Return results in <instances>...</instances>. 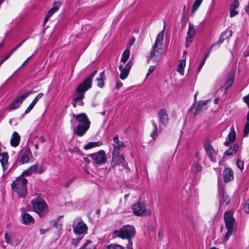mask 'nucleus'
Returning a JSON list of instances; mask_svg holds the SVG:
<instances>
[{"instance_id":"f257e3e1","label":"nucleus","mask_w":249,"mask_h":249,"mask_svg":"<svg viewBox=\"0 0 249 249\" xmlns=\"http://www.w3.org/2000/svg\"><path fill=\"white\" fill-rule=\"evenodd\" d=\"M97 71L95 70L84 81L79 84L72 99L71 104L73 107L83 106L84 104L83 99L85 97V92L91 87L92 79L97 73Z\"/></svg>"},{"instance_id":"f03ea898","label":"nucleus","mask_w":249,"mask_h":249,"mask_svg":"<svg viewBox=\"0 0 249 249\" xmlns=\"http://www.w3.org/2000/svg\"><path fill=\"white\" fill-rule=\"evenodd\" d=\"M163 37L164 33L161 31L157 36L156 41L152 48L147 59L148 62L151 61L157 63L160 61L163 53L162 46Z\"/></svg>"},{"instance_id":"7ed1b4c3","label":"nucleus","mask_w":249,"mask_h":249,"mask_svg":"<svg viewBox=\"0 0 249 249\" xmlns=\"http://www.w3.org/2000/svg\"><path fill=\"white\" fill-rule=\"evenodd\" d=\"M27 179L23 176H20L13 182L12 187L13 190L18 194L19 197H24L27 195Z\"/></svg>"},{"instance_id":"20e7f679","label":"nucleus","mask_w":249,"mask_h":249,"mask_svg":"<svg viewBox=\"0 0 249 249\" xmlns=\"http://www.w3.org/2000/svg\"><path fill=\"white\" fill-rule=\"evenodd\" d=\"M224 222L225 223L226 228L227 230L224 240L227 242L230 236L235 231L236 221L235 218L233 217V213L231 212H227L224 215Z\"/></svg>"},{"instance_id":"39448f33","label":"nucleus","mask_w":249,"mask_h":249,"mask_svg":"<svg viewBox=\"0 0 249 249\" xmlns=\"http://www.w3.org/2000/svg\"><path fill=\"white\" fill-rule=\"evenodd\" d=\"M113 233L118 237L122 239H131L135 235L134 227L131 225H124L122 228L115 230Z\"/></svg>"},{"instance_id":"423d86ee","label":"nucleus","mask_w":249,"mask_h":249,"mask_svg":"<svg viewBox=\"0 0 249 249\" xmlns=\"http://www.w3.org/2000/svg\"><path fill=\"white\" fill-rule=\"evenodd\" d=\"M134 214L137 216H146L151 214L152 212L144 202H138L132 206Z\"/></svg>"},{"instance_id":"0eeeda50","label":"nucleus","mask_w":249,"mask_h":249,"mask_svg":"<svg viewBox=\"0 0 249 249\" xmlns=\"http://www.w3.org/2000/svg\"><path fill=\"white\" fill-rule=\"evenodd\" d=\"M32 204L34 212L40 217L44 216L48 212V206L44 201L33 200Z\"/></svg>"},{"instance_id":"6e6552de","label":"nucleus","mask_w":249,"mask_h":249,"mask_svg":"<svg viewBox=\"0 0 249 249\" xmlns=\"http://www.w3.org/2000/svg\"><path fill=\"white\" fill-rule=\"evenodd\" d=\"M89 157L98 164L105 163L107 161L105 152L102 150H100L98 152L90 154Z\"/></svg>"},{"instance_id":"1a4fd4ad","label":"nucleus","mask_w":249,"mask_h":249,"mask_svg":"<svg viewBox=\"0 0 249 249\" xmlns=\"http://www.w3.org/2000/svg\"><path fill=\"white\" fill-rule=\"evenodd\" d=\"M204 149L210 160L213 162H216L217 150H215L209 142L205 143Z\"/></svg>"},{"instance_id":"9d476101","label":"nucleus","mask_w":249,"mask_h":249,"mask_svg":"<svg viewBox=\"0 0 249 249\" xmlns=\"http://www.w3.org/2000/svg\"><path fill=\"white\" fill-rule=\"evenodd\" d=\"M112 146L113 147L112 153L116 154H119L121 150L125 146L124 143L120 141L117 135H115L113 138Z\"/></svg>"},{"instance_id":"9b49d317","label":"nucleus","mask_w":249,"mask_h":249,"mask_svg":"<svg viewBox=\"0 0 249 249\" xmlns=\"http://www.w3.org/2000/svg\"><path fill=\"white\" fill-rule=\"evenodd\" d=\"M133 63L129 61L124 67L123 64H120L119 66V69L121 72L120 77L121 79H125L128 75L129 71L132 66Z\"/></svg>"},{"instance_id":"f8f14e48","label":"nucleus","mask_w":249,"mask_h":249,"mask_svg":"<svg viewBox=\"0 0 249 249\" xmlns=\"http://www.w3.org/2000/svg\"><path fill=\"white\" fill-rule=\"evenodd\" d=\"M1 164L2 166V169L3 171V177L4 176L7 175L10 170L8 162L9 156L7 153L4 152L1 154Z\"/></svg>"},{"instance_id":"ddd939ff","label":"nucleus","mask_w":249,"mask_h":249,"mask_svg":"<svg viewBox=\"0 0 249 249\" xmlns=\"http://www.w3.org/2000/svg\"><path fill=\"white\" fill-rule=\"evenodd\" d=\"M158 117L160 123L163 125H166L169 121V116L165 108H160L158 113Z\"/></svg>"},{"instance_id":"4468645a","label":"nucleus","mask_w":249,"mask_h":249,"mask_svg":"<svg viewBox=\"0 0 249 249\" xmlns=\"http://www.w3.org/2000/svg\"><path fill=\"white\" fill-rule=\"evenodd\" d=\"M22 223L24 224H30L35 222V219L33 216L25 211L24 208L21 209Z\"/></svg>"},{"instance_id":"2eb2a0df","label":"nucleus","mask_w":249,"mask_h":249,"mask_svg":"<svg viewBox=\"0 0 249 249\" xmlns=\"http://www.w3.org/2000/svg\"><path fill=\"white\" fill-rule=\"evenodd\" d=\"M90 124H78L74 130V133L78 136L84 135L89 128Z\"/></svg>"},{"instance_id":"dca6fc26","label":"nucleus","mask_w":249,"mask_h":249,"mask_svg":"<svg viewBox=\"0 0 249 249\" xmlns=\"http://www.w3.org/2000/svg\"><path fill=\"white\" fill-rule=\"evenodd\" d=\"M87 229V225L84 223L80 222L77 223L75 228H73V231L76 234H81L84 233Z\"/></svg>"},{"instance_id":"f3484780","label":"nucleus","mask_w":249,"mask_h":249,"mask_svg":"<svg viewBox=\"0 0 249 249\" xmlns=\"http://www.w3.org/2000/svg\"><path fill=\"white\" fill-rule=\"evenodd\" d=\"M223 178L226 182L231 181L234 178L233 172L230 168H226L223 173Z\"/></svg>"},{"instance_id":"a211bd4d","label":"nucleus","mask_w":249,"mask_h":249,"mask_svg":"<svg viewBox=\"0 0 249 249\" xmlns=\"http://www.w3.org/2000/svg\"><path fill=\"white\" fill-rule=\"evenodd\" d=\"M72 116L75 118L76 120L81 124H90V122L87 116L84 113H81L77 115L73 114Z\"/></svg>"},{"instance_id":"6ab92c4d","label":"nucleus","mask_w":249,"mask_h":249,"mask_svg":"<svg viewBox=\"0 0 249 249\" xmlns=\"http://www.w3.org/2000/svg\"><path fill=\"white\" fill-rule=\"evenodd\" d=\"M196 34V30L194 25L190 23L186 38V42H191L193 40V36Z\"/></svg>"},{"instance_id":"aec40b11","label":"nucleus","mask_w":249,"mask_h":249,"mask_svg":"<svg viewBox=\"0 0 249 249\" xmlns=\"http://www.w3.org/2000/svg\"><path fill=\"white\" fill-rule=\"evenodd\" d=\"M32 156L31 150L29 148H27L20 159V162L22 164L27 163Z\"/></svg>"},{"instance_id":"412c9836","label":"nucleus","mask_w":249,"mask_h":249,"mask_svg":"<svg viewBox=\"0 0 249 249\" xmlns=\"http://www.w3.org/2000/svg\"><path fill=\"white\" fill-rule=\"evenodd\" d=\"M20 140L19 135L17 132H14L10 140L11 145L13 147L18 146L20 142Z\"/></svg>"},{"instance_id":"4be33fe9","label":"nucleus","mask_w":249,"mask_h":249,"mask_svg":"<svg viewBox=\"0 0 249 249\" xmlns=\"http://www.w3.org/2000/svg\"><path fill=\"white\" fill-rule=\"evenodd\" d=\"M24 99L22 95L18 96L10 105L11 109H15L18 108Z\"/></svg>"},{"instance_id":"5701e85b","label":"nucleus","mask_w":249,"mask_h":249,"mask_svg":"<svg viewBox=\"0 0 249 249\" xmlns=\"http://www.w3.org/2000/svg\"><path fill=\"white\" fill-rule=\"evenodd\" d=\"M234 79V73L233 72H230L225 83L226 90H228L233 84Z\"/></svg>"},{"instance_id":"b1692460","label":"nucleus","mask_w":249,"mask_h":249,"mask_svg":"<svg viewBox=\"0 0 249 249\" xmlns=\"http://www.w3.org/2000/svg\"><path fill=\"white\" fill-rule=\"evenodd\" d=\"M232 34V32L231 30L227 29L223 32L220 36L218 42L222 43L226 39L230 38Z\"/></svg>"},{"instance_id":"393cba45","label":"nucleus","mask_w":249,"mask_h":249,"mask_svg":"<svg viewBox=\"0 0 249 249\" xmlns=\"http://www.w3.org/2000/svg\"><path fill=\"white\" fill-rule=\"evenodd\" d=\"M61 6V3L58 1H54L53 3L52 8L48 11V15L49 16H52L55 13Z\"/></svg>"},{"instance_id":"a878e982","label":"nucleus","mask_w":249,"mask_h":249,"mask_svg":"<svg viewBox=\"0 0 249 249\" xmlns=\"http://www.w3.org/2000/svg\"><path fill=\"white\" fill-rule=\"evenodd\" d=\"M102 145V142L101 141L98 142H91L86 144L84 146V148L85 150H88L90 148L100 146Z\"/></svg>"},{"instance_id":"bb28decb","label":"nucleus","mask_w":249,"mask_h":249,"mask_svg":"<svg viewBox=\"0 0 249 249\" xmlns=\"http://www.w3.org/2000/svg\"><path fill=\"white\" fill-rule=\"evenodd\" d=\"M38 163L31 166L27 170L23 172L22 175H30L31 174L36 173L37 171Z\"/></svg>"},{"instance_id":"cd10ccee","label":"nucleus","mask_w":249,"mask_h":249,"mask_svg":"<svg viewBox=\"0 0 249 249\" xmlns=\"http://www.w3.org/2000/svg\"><path fill=\"white\" fill-rule=\"evenodd\" d=\"M185 66L186 61L184 59H182L179 61L177 71L182 75L184 74V68Z\"/></svg>"},{"instance_id":"c85d7f7f","label":"nucleus","mask_w":249,"mask_h":249,"mask_svg":"<svg viewBox=\"0 0 249 249\" xmlns=\"http://www.w3.org/2000/svg\"><path fill=\"white\" fill-rule=\"evenodd\" d=\"M105 79V75L104 71H102L100 73L99 77L96 79L97 86L99 88H103L104 84V80Z\"/></svg>"},{"instance_id":"c756f323","label":"nucleus","mask_w":249,"mask_h":249,"mask_svg":"<svg viewBox=\"0 0 249 249\" xmlns=\"http://www.w3.org/2000/svg\"><path fill=\"white\" fill-rule=\"evenodd\" d=\"M238 149V146L234 144L232 147L228 149L225 152V154L227 156H231L236 152Z\"/></svg>"},{"instance_id":"7c9ffc66","label":"nucleus","mask_w":249,"mask_h":249,"mask_svg":"<svg viewBox=\"0 0 249 249\" xmlns=\"http://www.w3.org/2000/svg\"><path fill=\"white\" fill-rule=\"evenodd\" d=\"M130 55V51L127 49L123 53L121 59V63L124 64L127 61Z\"/></svg>"},{"instance_id":"2f4dec72","label":"nucleus","mask_w":249,"mask_h":249,"mask_svg":"<svg viewBox=\"0 0 249 249\" xmlns=\"http://www.w3.org/2000/svg\"><path fill=\"white\" fill-rule=\"evenodd\" d=\"M236 138V133L234 130V127L232 126L230 129V132L228 135L229 141L230 142H233Z\"/></svg>"},{"instance_id":"473e14b6","label":"nucleus","mask_w":249,"mask_h":249,"mask_svg":"<svg viewBox=\"0 0 249 249\" xmlns=\"http://www.w3.org/2000/svg\"><path fill=\"white\" fill-rule=\"evenodd\" d=\"M118 159H119V154L112 153V159L111 162V166L112 168L119 164Z\"/></svg>"},{"instance_id":"72a5a7b5","label":"nucleus","mask_w":249,"mask_h":249,"mask_svg":"<svg viewBox=\"0 0 249 249\" xmlns=\"http://www.w3.org/2000/svg\"><path fill=\"white\" fill-rule=\"evenodd\" d=\"M81 249H96L94 245L92 244L91 241L87 240L81 247Z\"/></svg>"},{"instance_id":"f704fd0d","label":"nucleus","mask_w":249,"mask_h":249,"mask_svg":"<svg viewBox=\"0 0 249 249\" xmlns=\"http://www.w3.org/2000/svg\"><path fill=\"white\" fill-rule=\"evenodd\" d=\"M192 169L196 173L199 172L202 170V166L199 163L195 162L192 166Z\"/></svg>"},{"instance_id":"c9c22d12","label":"nucleus","mask_w":249,"mask_h":249,"mask_svg":"<svg viewBox=\"0 0 249 249\" xmlns=\"http://www.w3.org/2000/svg\"><path fill=\"white\" fill-rule=\"evenodd\" d=\"M207 103L208 101H203L199 102L196 108L197 110L201 111L203 109L206 108V106L207 104Z\"/></svg>"},{"instance_id":"e433bc0d","label":"nucleus","mask_w":249,"mask_h":249,"mask_svg":"<svg viewBox=\"0 0 249 249\" xmlns=\"http://www.w3.org/2000/svg\"><path fill=\"white\" fill-rule=\"evenodd\" d=\"M124 247L121 245L115 244H111L106 247V249H124Z\"/></svg>"},{"instance_id":"4c0bfd02","label":"nucleus","mask_w":249,"mask_h":249,"mask_svg":"<svg viewBox=\"0 0 249 249\" xmlns=\"http://www.w3.org/2000/svg\"><path fill=\"white\" fill-rule=\"evenodd\" d=\"M203 0H195L192 6V10L194 12L196 11L198 8Z\"/></svg>"},{"instance_id":"58836bf2","label":"nucleus","mask_w":249,"mask_h":249,"mask_svg":"<svg viewBox=\"0 0 249 249\" xmlns=\"http://www.w3.org/2000/svg\"><path fill=\"white\" fill-rule=\"evenodd\" d=\"M152 124L154 127V130H153V132L151 134V136L152 137L153 139H154L157 136L158 128H157V126L155 122L152 121Z\"/></svg>"},{"instance_id":"ea45409f","label":"nucleus","mask_w":249,"mask_h":249,"mask_svg":"<svg viewBox=\"0 0 249 249\" xmlns=\"http://www.w3.org/2000/svg\"><path fill=\"white\" fill-rule=\"evenodd\" d=\"M249 134V122H247L245 124V125L243 130V136L245 137H246L248 136Z\"/></svg>"},{"instance_id":"a19ab883","label":"nucleus","mask_w":249,"mask_h":249,"mask_svg":"<svg viewBox=\"0 0 249 249\" xmlns=\"http://www.w3.org/2000/svg\"><path fill=\"white\" fill-rule=\"evenodd\" d=\"M11 234L8 233V232H5L4 234V240L5 242L8 244H12V240H11Z\"/></svg>"},{"instance_id":"79ce46f5","label":"nucleus","mask_w":249,"mask_h":249,"mask_svg":"<svg viewBox=\"0 0 249 249\" xmlns=\"http://www.w3.org/2000/svg\"><path fill=\"white\" fill-rule=\"evenodd\" d=\"M243 209L246 213H249V198L245 201Z\"/></svg>"},{"instance_id":"37998d69","label":"nucleus","mask_w":249,"mask_h":249,"mask_svg":"<svg viewBox=\"0 0 249 249\" xmlns=\"http://www.w3.org/2000/svg\"><path fill=\"white\" fill-rule=\"evenodd\" d=\"M236 9L230 8V16L232 18L238 14V12L236 10Z\"/></svg>"},{"instance_id":"c03bdc74","label":"nucleus","mask_w":249,"mask_h":249,"mask_svg":"<svg viewBox=\"0 0 249 249\" xmlns=\"http://www.w3.org/2000/svg\"><path fill=\"white\" fill-rule=\"evenodd\" d=\"M239 6V2L238 0H233V2L231 4L230 8L237 9Z\"/></svg>"},{"instance_id":"a18cd8bd","label":"nucleus","mask_w":249,"mask_h":249,"mask_svg":"<svg viewBox=\"0 0 249 249\" xmlns=\"http://www.w3.org/2000/svg\"><path fill=\"white\" fill-rule=\"evenodd\" d=\"M236 165L238 168L242 170L244 169V164L243 161L238 160L236 162Z\"/></svg>"},{"instance_id":"49530a36","label":"nucleus","mask_w":249,"mask_h":249,"mask_svg":"<svg viewBox=\"0 0 249 249\" xmlns=\"http://www.w3.org/2000/svg\"><path fill=\"white\" fill-rule=\"evenodd\" d=\"M43 96V93H39L36 97L33 100V101H32V103L33 104H34L35 105L36 104V103L37 102V101H38L39 99H41L42 96Z\"/></svg>"},{"instance_id":"de8ad7c7","label":"nucleus","mask_w":249,"mask_h":249,"mask_svg":"<svg viewBox=\"0 0 249 249\" xmlns=\"http://www.w3.org/2000/svg\"><path fill=\"white\" fill-rule=\"evenodd\" d=\"M35 106L34 104H33L32 102L30 104L29 106L27 108V109L25 111V113L27 114Z\"/></svg>"},{"instance_id":"09e8293b","label":"nucleus","mask_w":249,"mask_h":249,"mask_svg":"<svg viewBox=\"0 0 249 249\" xmlns=\"http://www.w3.org/2000/svg\"><path fill=\"white\" fill-rule=\"evenodd\" d=\"M133 242L131 239L128 240V244L126 245V249H133Z\"/></svg>"},{"instance_id":"8fccbe9b","label":"nucleus","mask_w":249,"mask_h":249,"mask_svg":"<svg viewBox=\"0 0 249 249\" xmlns=\"http://www.w3.org/2000/svg\"><path fill=\"white\" fill-rule=\"evenodd\" d=\"M45 170H46V167L44 165L41 164L40 168L38 170V173L39 174H42V173H43L45 171Z\"/></svg>"},{"instance_id":"3c124183","label":"nucleus","mask_w":249,"mask_h":249,"mask_svg":"<svg viewBox=\"0 0 249 249\" xmlns=\"http://www.w3.org/2000/svg\"><path fill=\"white\" fill-rule=\"evenodd\" d=\"M154 69H155V66H151L149 67L148 72L146 74V76H149L151 73H152V72L154 71Z\"/></svg>"},{"instance_id":"603ef678","label":"nucleus","mask_w":249,"mask_h":249,"mask_svg":"<svg viewBox=\"0 0 249 249\" xmlns=\"http://www.w3.org/2000/svg\"><path fill=\"white\" fill-rule=\"evenodd\" d=\"M35 92V91H34L33 90H31L29 91L28 92H27L26 93L22 94L23 98L25 99L29 95L34 93Z\"/></svg>"},{"instance_id":"864d4df0","label":"nucleus","mask_w":249,"mask_h":249,"mask_svg":"<svg viewBox=\"0 0 249 249\" xmlns=\"http://www.w3.org/2000/svg\"><path fill=\"white\" fill-rule=\"evenodd\" d=\"M119 163H123L125 160L124 155H120L119 154V159H118Z\"/></svg>"},{"instance_id":"5fc2aeb1","label":"nucleus","mask_w":249,"mask_h":249,"mask_svg":"<svg viewBox=\"0 0 249 249\" xmlns=\"http://www.w3.org/2000/svg\"><path fill=\"white\" fill-rule=\"evenodd\" d=\"M243 100L249 107V94L243 98Z\"/></svg>"},{"instance_id":"6e6d98bb","label":"nucleus","mask_w":249,"mask_h":249,"mask_svg":"<svg viewBox=\"0 0 249 249\" xmlns=\"http://www.w3.org/2000/svg\"><path fill=\"white\" fill-rule=\"evenodd\" d=\"M123 86V83L121 82L117 81L116 85V89H119Z\"/></svg>"},{"instance_id":"4d7b16f0","label":"nucleus","mask_w":249,"mask_h":249,"mask_svg":"<svg viewBox=\"0 0 249 249\" xmlns=\"http://www.w3.org/2000/svg\"><path fill=\"white\" fill-rule=\"evenodd\" d=\"M34 55V54H33L31 56H29L28 58H27V59L24 61V62L22 63V65L21 66V67L24 66V65H25L26 63H27L28 62V61L31 58V57Z\"/></svg>"},{"instance_id":"13d9d810","label":"nucleus","mask_w":249,"mask_h":249,"mask_svg":"<svg viewBox=\"0 0 249 249\" xmlns=\"http://www.w3.org/2000/svg\"><path fill=\"white\" fill-rule=\"evenodd\" d=\"M223 198L224 199V201L225 202V204H228L229 201L228 197L227 196H223Z\"/></svg>"},{"instance_id":"bf43d9fd","label":"nucleus","mask_w":249,"mask_h":249,"mask_svg":"<svg viewBox=\"0 0 249 249\" xmlns=\"http://www.w3.org/2000/svg\"><path fill=\"white\" fill-rule=\"evenodd\" d=\"M51 16H49L48 14L46 15V16L45 17V18L44 19V24H45L46 23V22L48 21V19Z\"/></svg>"},{"instance_id":"052dcab7","label":"nucleus","mask_w":249,"mask_h":249,"mask_svg":"<svg viewBox=\"0 0 249 249\" xmlns=\"http://www.w3.org/2000/svg\"><path fill=\"white\" fill-rule=\"evenodd\" d=\"M11 54L9 53L6 56H5L4 58L2 60H1V64L4 61L7 59Z\"/></svg>"},{"instance_id":"680f3d73","label":"nucleus","mask_w":249,"mask_h":249,"mask_svg":"<svg viewBox=\"0 0 249 249\" xmlns=\"http://www.w3.org/2000/svg\"><path fill=\"white\" fill-rule=\"evenodd\" d=\"M134 41H135L134 38H131L130 40V45H132L134 43Z\"/></svg>"},{"instance_id":"e2e57ef3","label":"nucleus","mask_w":249,"mask_h":249,"mask_svg":"<svg viewBox=\"0 0 249 249\" xmlns=\"http://www.w3.org/2000/svg\"><path fill=\"white\" fill-rule=\"evenodd\" d=\"M212 48V47L209 49V50H208V53H207V54H206V55H205V56H206V57H208L209 56V54H210V52H211V51Z\"/></svg>"},{"instance_id":"0e129e2a","label":"nucleus","mask_w":249,"mask_h":249,"mask_svg":"<svg viewBox=\"0 0 249 249\" xmlns=\"http://www.w3.org/2000/svg\"><path fill=\"white\" fill-rule=\"evenodd\" d=\"M18 48V46H17L15 48L13 49V50L10 53L11 54H12L14 51H15Z\"/></svg>"},{"instance_id":"69168bd1","label":"nucleus","mask_w":249,"mask_h":249,"mask_svg":"<svg viewBox=\"0 0 249 249\" xmlns=\"http://www.w3.org/2000/svg\"><path fill=\"white\" fill-rule=\"evenodd\" d=\"M202 67L200 65L199 66V67H198V69L197 70V72H200V71L201 70Z\"/></svg>"},{"instance_id":"338daca9","label":"nucleus","mask_w":249,"mask_h":249,"mask_svg":"<svg viewBox=\"0 0 249 249\" xmlns=\"http://www.w3.org/2000/svg\"><path fill=\"white\" fill-rule=\"evenodd\" d=\"M247 122L249 123V111L248 112V114H247Z\"/></svg>"},{"instance_id":"774afa93","label":"nucleus","mask_w":249,"mask_h":249,"mask_svg":"<svg viewBox=\"0 0 249 249\" xmlns=\"http://www.w3.org/2000/svg\"><path fill=\"white\" fill-rule=\"evenodd\" d=\"M205 63V62H204V61H202V62H201V63H200V65L201 66L203 67V65H204Z\"/></svg>"}]
</instances>
